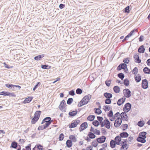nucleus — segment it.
Returning a JSON list of instances; mask_svg holds the SVG:
<instances>
[{
  "label": "nucleus",
  "instance_id": "obj_11",
  "mask_svg": "<svg viewBox=\"0 0 150 150\" xmlns=\"http://www.w3.org/2000/svg\"><path fill=\"white\" fill-rule=\"evenodd\" d=\"M88 127V123L86 122H84L80 126L79 131L81 132L83 130L86 129Z\"/></svg>",
  "mask_w": 150,
  "mask_h": 150
},
{
  "label": "nucleus",
  "instance_id": "obj_47",
  "mask_svg": "<svg viewBox=\"0 0 150 150\" xmlns=\"http://www.w3.org/2000/svg\"><path fill=\"white\" fill-rule=\"evenodd\" d=\"M73 101V98H69L67 101V103L68 105L71 104Z\"/></svg>",
  "mask_w": 150,
  "mask_h": 150
},
{
  "label": "nucleus",
  "instance_id": "obj_45",
  "mask_svg": "<svg viewBox=\"0 0 150 150\" xmlns=\"http://www.w3.org/2000/svg\"><path fill=\"white\" fill-rule=\"evenodd\" d=\"M105 103L107 104H110L111 103V100L110 98H106L104 100Z\"/></svg>",
  "mask_w": 150,
  "mask_h": 150
},
{
  "label": "nucleus",
  "instance_id": "obj_32",
  "mask_svg": "<svg viewBox=\"0 0 150 150\" xmlns=\"http://www.w3.org/2000/svg\"><path fill=\"white\" fill-rule=\"evenodd\" d=\"M41 67L42 69H49L51 67V66H49L47 64L41 65Z\"/></svg>",
  "mask_w": 150,
  "mask_h": 150
},
{
  "label": "nucleus",
  "instance_id": "obj_37",
  "mask_svg": "<svg viewBox=\"0 0 150 150\" xmlns=\"http://www.w3.org/2000/svg\"><path fill=\"white\" fill-rule=\"evenodd\" d=\"M123 83L126 86H128L129 85V81L127 79H126L124 80Z\"/></svg>",
  "mask_w": 150,
  "mask_h": 150
},
{
  "label": "nucleus",
  "instance_id": "obj_5",
  "mask_svg": "<svg viewBox=\"0 0 150 150\" xmlns=\"http://www.w3.org/2000/svg\"><path fill=\"white\" fill-rule=\"evenodd\" d=\"M123 94L125 97L129 98L131 96L132 93L130 90L128 88H125L123 90Z\"/></svg>",
  "mask_w": 150,
  "mask_h": 150
},
{
  "label": "nucleus",
  "instance_id": "obj_44",
  "mask_svg": "<svg viewBox=\"0 0 150 150\" xmlns=\"http://www.w3.org/2000/svg\"><path fill=\"white\" fill-rule=\"evenodd\" d=\"M138 72V69L137 67H135L132 70V72L135 75H136Z\"/></svg>",
  "mask_w": 150,
  "mask_h": 150
},
{
  "label": "nucleus",
  "instance_id": "obj_51",
  "mask_svg": "<svg viewBox=\"0 0 150 150\" xmlns=\"http://www.w3.org/2000/svg\"><path fill=\"white\" fill-rule=\"evenodd\" d=\"M123 62H124V63L126 64L129 63V58L127 57L124 58L123 60Z\"/></svg>",
  "mask_w": 150,
  "mask_h": 150
},
{
  "label": "nucleus",
  "instance_id": "obj_3",
  "mask_svg": "<svg viewBox=\"0 0 150 150\" xmlns=\"http://www.w3.org/2000/svg\"><path fill=\"white\" fill-rule=\"evenodd\" d=\"M131 107V104L129 103H127L125 105L123 109V110L126 112H128L130 110Z\"/></svg>",
  "mask_w": 150,
  "mask_h": 150
},
{
  "label": "nucleus",
  "instance_id": "obj_16",
  "mask_svg": "<svg viewBox=\"0 0 150 150\" xmlns=\"http://www.w3.org/2000/svg\"><path fill=\"white\" fill-rule=\"evenodd\" d=\"M120 145L121 146L120 150H127L129 146L127 144H122L121 143Z\"/></svg>",
  "mask_w": 150,
  "mask_h": 150
},
{
  "label": "nucleus",
  "instance_id": "obj_34",
  "mask_svg": "<svg viewBox=\"0 0 150 150\" xmlns=\"http://www.w3.org/2000/svg\"><path fill=\"white\" fill-rule=\"evenodd\" d=\"M95 113L97 114L100 115L102 113V111L100 109L95 108L94 109Z\"/></svg>",
  "mask_w": 150,
  "mask_h": 150
},
{
  "label": "nucleus",
  "instance_id": "obj_14",
  "mask_svg": "<svg viewBox=\"0 0 150 150\" xmlns=\"http://www.w3.org/2000/svg\"><path fill=\"white\" fill-rule=\"evenodd\" d=\"M67 106L66 104L65 103V101L64 100H63L60 103V105L59 106V108L61 110H62L64 108L66 107Z\"/></svg>",
  "mask_w": 150,
  "mask_h": 150
},
{
  "label": "nucleus",
  "instance_id": "obj_61",
  "mask_svg": "<svg viewBox=\"0 0 150 150\" xmlns=\"http://www.w3.org/2000/svg\"><path fill=\"white\" fill-rule=\"evenodd\" d=\"M51 124L49 123H45V124L43 125L44 128L45 129L47 128Z\"/></svg>",
  "mask_w": 150,
  "mask_h": 150
},
{
  "label": "nucleus",
  "instance_id": "obj_57",
  "mask_svg": "<svg viewBox=\"0 0 150 150\" xmlns=\"http://www.w3.org/2000/svg\"><path fill=\"white\" fill-rule=\"evenodd\" d=\"M69 94L70 95L74 96L75 95V92L74 90H72L69 92Z\"/></svg>",
  "mask_w": 150,
  "mask_h": 150
},
{
  "label": "nucleus",
  "instance_id": "obj_58",
  "mask_svg": "<svg viewBox=\"0 0 150 150\" xmlns=\"http://www.w3.org/2000/svg\"><path fill=\"white\" fill-rule=\"evenodd\" d=\"M111 81L110 80H107L105 81V83L106 85L108 87H109L110 86V84L111 83Z\"/></svg>",
  "mask_w": 150,
  "mask_h": 150
},
{
  "label": "nucleus",
  "instance_id": "obj_38",
  "mask_svg": "<svg viewBox=\"0 0 150 150\" xmlns=\"http://www.w3.org/2000/svg\"><path fill=\"white\" fill-rule=\"evenodd\" d=\"M145 124V122L143 120H140L137 123V125L140 127H143Z\"/></svg>",
  "mask_w": 150,
  "mask_h": 150
},
{
  "label": "nucleus",
  "instance_id": "obj_53",
  "mask_svg": "<svg viewBox=\"0 0 150 150\" xmlns=\"http://www.w3.org/2000/svg\"><path fill=\"white\" fill-rule=\"evenodd\" d=\"M137 30V29H134L132 30L127 35L130 37L132 36L133 34L134 33L135 31Z\"/></svg>",
  "mask_w": 150,
  "mask_h": 150
},
{
  "label": "nucleus",
  "instance_id": "obj_35",
  "mask_svg": "<svg viewBox=\"0 0 150 150\" xmlns=\"http://www.w3.org/2000/svg\"><path fill=\"white\" fill-rule=\"evenodd\" d=\"M128 125L127 124H125L122 125L120 128L122 129L123 131H125L128 128Z\"/></svg>",
  "mask_w": 150,
  "mask_h": 150
},
{
  "label": "nucleus",
  "instance_id": "obj_52",
  "mask_svg": "<svg viewBox=\"0 0 150 150\" xmlns=\"http://www.w3.org/2000/svg\"><path fill=\"white\" fill-rule=\"evenodd\" d=\"M107 116L109 117L110 118L112 117L113 116V113L112 110H110L108 112L107 114Z\"/></svg>",
  "mask_w": 150,
  "mask_h": 150
},
{
  "label": "nucleus",
  "instance_id": "obj_54",
  "mask_svg": "<svg viewBox=\"0 0 150 150\" xmlns=\"http://www.w3.org/2000/svg\"><path fill=\"white\" fill-rule=\"evenodd\" d=\"M41 84V83L40 82H38L37 83V84L34 86L33 88V90L34 91Z\"/></svg>",
  "mask_w": 150,
  "mask_h": 150
},
{
  "label": "nucleus",
  "instance_id": "obj_63",
  "mask_svg": "<svg viewBox=\"0 0 150 150\" xmlns=\"http://www.w3.org/2000/svg\"><path fill=\"white\" fill-rule=\"evenodd\" d=\"M45 129L44 128V127L43 125L40 126L38 129V130H43Z\"/></svg>",
  "mask_w": 150,
  "mask_h": 150
},
{
  "label": "nucleus",
  "instance_id": "obj_23",
  "mask_svg": "<svg viewBox=\"0 0 150 150\" xmlns=\"http://www.w3.org/2000/svg\"><path fill=\"white\" fill-rule=\"evenodd\" d=\"M104 96L106 98H111L112 97V94L110 93L106 92L104 93Z\"/></svg>",
  "mask_w": 150,
  "mask_h": 150
},
{
  "label": "nucleus",
  "instance_id": "obj_17",
  "mask_svg": "<svg viewBox=\"0 0 150 150\" xmlns=\"http://www.w3.org/2000/svg\"><path fill=\"white\" fill-rule=\"evenodd\" d=\"M133 57L134 59V61L135 62L138 63H140L141 62V60L139 58L138 54H136L134 55Z\"/></svg>",
  "mask_w": 150,
  "mask_h": 150
},
{
  "label": "nucleus",
  "instance_id": "obj_36",
  "mask_svg": "<svg viewBox=\"0 0 150 150\" xmlns=\"http://www.w3.org/2000/svg\"><path fill=\"white\" fill-rule=\"evenodd\" d=\"M111 108L110 106L109 105H104V110L105 112L109 111Z\"/></svg>",
  "mask_w": 150,
  "mask_h": 150
},
{
  "label": "nucleus",
  "instance_id": "obj_20",
  "mask_svg": "<svg viewBox=\"0 0 150 150\" xmlns=\"http://www.w3.org/2000/svg\"><path fill=\"white\" fill-rule=\"evenodd\" d=\"M120 135L122 138H127L129 136V134L126 132H122L120 133Z\"/></svg>",
  "mask_w": 150,
  "mask_h": 150
},
{
  "label": "nucleus",
  "instance_id": "obj_59",
  "mask_svg": "<svg viewBox=\"0 0 150 150\" xmlns=\"http://www.w3.org/2000/svg\"><path fill=\"white\" fill-rule=\"evenodd\" d=\"M11 96L12 97H15L16 96V95L15 94L13 93H11L10 92H8V96Z\"/></svg>",
  "mask_w": 150,
  "mask_h": 150
},
{
  "label": "nucleus",
  "instance_id": "obj_13",
  "mask_svg": "<svg viewBox=\"0 0 150 150\" xmlns=\"http://www.w3.org/2000/svg\"><path fill=\"white\" fill-rule=\"evenodd\" d=\"M126 98L125 96L119 99L117 101V104L118 106H120L125 102Z\"/></svg>",
  "mask_w": 150,
  "mask_h": 150
},
{
  "label": "nucleus",
  "instance_id": "obj_48",
  "mask_svg": "<svg viewBox=\"0 0 150 150\" xmlns=\"http://www.w3.org/2000/svg\"><path fill=\"white\" fill-rule=\"evenodd\" d=\"M8 92L3 91L0 92V95L5 96H8Z\"/></svg>",
  "mask_w": 150,
  "mask_h": 150
},
{
  "label": "nucleus",
  "instance_id": "obj_21",
  "mask_svg": "<svg viewBox=\"0 0 150 150\" xmlns=\"http://www.w3.org/2000/svg\"><path fill=\"white\" fill-rule=\"evenodd\" d=\"M33 98V97H28L25 99L23 101V103L24 104L28 103L32 100Z\"/></svg>",
  "mask_w": 150,
  "mask_h": 150
},
{
  "label": "nucleus",
  "instance_id": "obj_31",
  "mask_svg": "<svg viewBox=\"0 0 150 150\" xmlns=\"http://www.w3.org/2000/svg\"><path fill=\"white\" fill-rule=\"evenodd\" d=\"M18 144L17 142L14 141L11 143V148L16 149L18 146Z\"/></svg>",
  "mask_w": 150,
  "mask_h": 150
},
{
  "label": "nucleus",
  "instance_id": "obj_55",
  "mask_svg": "<svg viewBox=\"0 0 150 150\" xmlns=\"http://www.w3.org/2000/svg\"><path fill=\"white\" fill-rule=\"evenodd\" d=\"M64 138V134L63 133H61L60 134L59 139V141H62L63 140Z\"/></svg>",
  "mask_w": 150,
  "mask_h": 150
},
{
  "label": "nucleus",
  "instance_id": "obj_56",
  "mask_svg": "<svg viewBox=\"0 0 150 150\" xmlns=\"http://www.w3.org/2000/svg\"><path fill=\"white\" fill-rule=\"evenodd\" d=\"M36 148H37L39 150H42L43 149V148H42L43 146L40 144L36 145Z\"/></svg>",
  "mask_w": 150,
  "mask_h": 150
},
{
  "label": "nucleus",
  "instance_id": "obj_9",
  "mask_svg": "<svg viewBox=\"0 0 150 150\" xmlns=\"http://www.w3.org/2000/svg\"><path fill=\"white\" fill-rule=\"evenodd\" d=\"M126 112H122L120 114L121 117V119L123 121H127L128 120V117L126 113Z\"/></svg>",
  "mask_w": 150,
  "mask_h": 150
},
{
  "label": "nucleus",
  "instance_id": "obj_60",
  "mask_svg": "<svg viewBox=\"0 0 150 150\" xmlns=\"http://www.w3.org/2000/svg\"><path fill=\"white\" fill-rule=\"evenodd\" d=\"M31 144H28L27 146L25 147L26 150H31Z\"/></svg>",
  "mask_w": 150,
  "mask_h": 150
},
{
  "label": "nucleus",
  "instance_id": "obj_40",
  "mask_svg": "<svg viewBox=\"0 0 150 150\" xmlns=\"http://www.w3.org/2000/svg\"><path fill=\"white\" fill-rule=\"evenodd\" d=\"M88 136H89V137L91 139H94L96 137L95 135L91 132H89Z\"/></svg>",
  "mask_w": 150,
  "mask_h": 150
},
{
  "label": "nucleus",
  "instance_id": "obj_49",
  "mask_svg": "<svg viewBox=\"0 0 150 150\" xmlns=\"http://www.w3.org/2000/svg\"><path fill=\"white\" fill-rule=\"evenodd\" d=\"M82 93V90L80 88H78L76 90V93L77 94H81Z\"/></svg>",
  "mask_w": 150,
  "mask_h": 150
},
{
  "label": "nucleus",
  "instance_id": "obj_30",
  "mask_svg": "<svg viewBox=\"0 0 150 150\" xmlns=\"http://www.w3.org/2000/svg\"><path fill=\"white\" fill-rule=\"evenodd\" d=\"M69 138L72 142H75L77 141L75 136L74 135H70L69 137Z\"/></svg>",
  "mask_w": 150,
  "mask_h": 150
},
{
  "label": "nucleus",
  "instance_id": "obj_1",
  "mask_svg": "<svg viewBox=\"0 0 150 150\" xmlns=\"http://www.w3.org/2000/svg\"><path fill=\"white\" fill-rule=\"evenodd\" d=\"M147 134V132H140L139 134L138 137L137 138V141L142 143H145L146 142L145 139L146 138V135Z\"/></svg>",
  "mask_w": 150,
  "mask_h": 150
},
{
  "label": "nucleus",
  "instance_id": "obj_12",
  "mask_svg": "<svg viewBox=\"0 0 150 150\" xmlns=\"http://www.w3.org/2000/svg\"><path fill=\"white\" fill-rule=\"evenodd\" d=\"M142 88L144 89H146L148 87V82L146 79H144L142 80Z\"/></svg>",
  "mask_w": 150,
  "mask_h": 150
},
{
  "label": "nucleus",
  "instance_id": "obj_10",
  "mask_svg": "<svg viewBox=\"0 0 150 150\" xmlns=\"http://www.w3.org/2000/svg\"><path fill=\"white\" fill-rule=\"evenodd\" d=\"M53 122V120H51V118L49 117H47L44 118L42 120L41 124H43L45 123H49L51 124Z\"/></svg>",
  "mask_w": 150,
  "mask_h": 150
},
{
  "label": "nucleus",
  "instance_id": "obj_28",
  "mask_svg": "<svg viewBox=\"0 0 150 150\" xmlns=\"http://www.w3.org/2000/svg\"><path fill=\"white\" fill-rule=\"evenodd\" d=\"M66 144L68 147L70 148L72 145V142L70 140H67L66 141Z\"/></svg>",
  "mask_w": 150,
  "mask_h": 150
},
{
  "label": "nucleus",
  "instance_id": "obj_19",
  "mask_svg": "<svg viewBox=\"0 0 150 150\" xmlns=\"http://www.w3.org/2000/svg\"><path fill=\"white\" fill-rule=\"evenodd\" d=\"M145 49L143 45H141L138 48V52L140 53H144V52Z\"/></svg>",
  "mask_w": 150,
  "mask_h": 150
},
{
  "label": "nucleus",
  "instance_id": "obj_39",
  "mask_svg": "<svg viewBox=\"0 0 150 150\" xmlns=\"http://www.w3.org/2000/svg\"><path fill=\"white\" fill-rule=\"evenodd\" d=\"M97 142L99 143H103V135L101 136L100 138H97Z\"/></svg>",
  "mask_w": 150,
  "mask_h": 150
},
{
  "label": "nucleus",
  "instance_id": "obj_64",
  "mask_svg": "<svg viewBox=\"0 0 150 150\" xmlns=\"http://www.w3.org/2000/svg\"><path fill=\"white\" fill-rule=\"evenodd\" d=\"M97 119L99 122H103L102 120H103V118L102 117L98 116Z\"/></svg>",
  "mask_w": 150,
  "mask_h": 150
},
{
  "label": "nucleus",
  "instance_id": "obj_18",
  "mask_svg": "<svg viewBox=\"0 0 150 150\" xmlns=\"http://www.w3.org/2000/svg\"><path fill=\"white\" fill-rule=\"evenodd\" d=\"M77 110H73L72 111H70L69 113V115L70 117H73L75 116L77 113Z\"/></svg>",
  "mask_w": 150,
  "mask_h": 150
},
{
  "label": "nucleus",
  "instance_id": "obj_46",
  "mask_svg": "<svg viewBox=\"0 0 150 150\" xmlns=\"http://www.w3.org/2000/svg\"><path fill=\"white\" fill-rule=\"evenodd\" d=\"M93 124L96 127H98L100 125V123L97 120H95L92 122Z\"/></svg>",
  "mask_w": 150,
  "mask_h": 150
},
{
  "label": "nucleus",
  "instance_id": "obj_2",
  "mask_svg": "<svg viewBox=\"0 0 150 150\" xmlns=\"http://www.w3.org/2000/svg\"><path fill=\"white\" fill-rule=\"evenodd\" d=\"M91 98V95L88 94L85 96L79 102L78 106L80 107L82 106L87 104Z\"/></svg>",
  "mask_w": 150,
  "mask_h": 150
},
{
  "label": "nucleus",
  "instance_id": "obj_7",
  "mask_svg": "<svg viewBox=\"0 0 150 150\" xmlns=\"http://www.w3.org/2000/svg\"><path fill=\"white\" fill-rule=\"evenodd\" d=\"M127 65L126 64L123 63H121L117 67V70L118 71H120L122 69H123L124 70H126L125 69H127V71L128 70V69L127 67Z\"/></svg>",
  "mask_w": 150,
  "mask_h": 150
},
{
  "label": "nucleus",
  "instance_id": "obj_8",
  "mask_svg": "<svg viewBox=\"0 0 150 150\" xmlns=\"http://www.w3.org/2000/svg\"><path fill=\"white\" fill-rule=\"evenodd\" d=\"M105 119L104 120V126L107 129H109L111 126V123L106 117H105Z\"/></svg>",
  "mask_w": 150,
  "mask_h": 150
},
{
  "label": "nucleus",
  "instance_id": "obj_15",
  "mask_svg": "<svg viewBox=\"0 0 150 150\" xmlns=\"http://www.w3.org/2000/svg\"><path fill=\"white\" fill-rule=\"evenodd\" d=\"M121 140V137L120 135H118L116 136L115 138L114 141L116 142L117 145H120V144Z\"/></svg>",
  "mask_w": 150,
  "mask_h": 150
},
{
  "label": "nucleus",
  "instance_id": "obj_41",
  "mask_svg": "<svg viewBox=\"0 0 150 150\" xmlns=\"http://www.w3.org/2000/svg\"><path fill=\"white\" fill-rule=\"evenodd\" d=\"M5 86L6 87L8 88L11 89H14V85L12 84H10L9 83H7L5 84Z\"/></svg>",
  "mask_w": 150,
  "mask_h": 150
},
{
  "label": "nucleus",
  "instance_id": "obj_4",
  "mask_svg": "<svg viewBox=\"0 0 150 150\" xmlns=\"http://www.w3.org/2000/svg\"><path fill=\"white\" fill-rule=\"evenodd\" d=\"M80 121L79 120H74L72 121L71 124L69 125V127L70 128H72L76 127L77 125L79 124Z\"/></svg>",
  "mask_w": 150,
  "mask_h": 150
},
{
  "label": "nucleus",
  "instance_id": "obj_43",
  "mask_svg": "<svg viewBox=\"0 0 150 150\" xmlns=\"http://www.w3.org/2000/svg\"><path fill=\"white\" fill-rule=\"evenodd\" d=\"M117 76L122 80H123V79L125 77L124 74L122 73H120L118 74Z\"/></svg>",
  "mask_w": 150,
  "mask_h": 150
},
{
  "label": "nucleus",
  "instance_id": "obj_50",
  "mask_svg": "<svg viewBox=\"0 0 150 150\" xmlns=\"http://www.w3.org/2000/svg\"><path fill=\"white\" fill-rule=\"evenodd\" d=\"M129 8V6H128L125 7L124 9V12L125 13H129L130 11Z\"/></svg>",
  "mask_w": 150,
  "mask_h": 150
},
{
  "label": "nucleus",
  "instance_id": "obj_6",
  "mask_svg": "<svg viewBox=\"0 0 150 150\" xmlns=\"http://www.w3.org/2000/svg\"><path fill=\"white\" fill-rule=\"evenodd\" d=\"M122 123V120L120 117H117L115 120L114 125L115 127H119L121 125Z\"/></svg>",
  "mask_w": 150,
  "mask_h": 150
},
{
  "label": "nucleus",
  "instance_id": "obj_27",
  "mask_svg": "<svg viewBox=\"0 0 150 150\" xmlns=\"http://www.w3.org/2000/svg\"><path fill=\"white\" fill-rule=\"evenodd\" d=\"M41 113L40 111H37L35 113L34 117L39 119Z\"/></svg>",
  "mask_w": 150,
  "mask_h": 150
},
{
  "label": "nucleus",
  "instance_id": "obj_29",
  "mask_svg": "<svg viewBox=\"0 0 150 150\" xmlns=\"http://www.w3.org/2000/svg\"><path fill=\"white\" fill-rule=\"evenodd\" d=\"M143 71L145 74H150V69L147 67H144L143 69Z\"/></svg>",
  "mask_w": 150,
  "mask_h": 150
},
{
  "label": "nucleus",
  "instance_id": "obj_33",
  "mask_svg": "<svg viewBox=\"0 0 150 150\" xmlns=\"http://www.w3.org/2000/svg\"><path fill=\"white\" fill-rule=\"evenodd\" d=\"M95 118V116L93 115H90L88 116L87 118V120L90 121H93Z\"/></svg>",
  "mask_w": 150,
  "mask_h": 150
},
{
  "label": "nucleus",
  "instance_id": "obj_42",
  "mask_svg": "<svg viewBox=\"0 0 150 150\" xmlns=\"http://www.w3.org/2000/svg\"><path fill=\"white\" fill-rule=\"evenodd\" d=\"M39 119L33 117L31 120V123L33 124H35L38 120Z\"/></svg>",
  "mask_w": 150,
  "mask_h": 150
},
{
  "label": "nucleus",
  "instance_id": "obj_25",
  "mask_svg": "<svg viewBox=\"0 0 150 150\" xmlns=\"http://www.w3.org/2000/svg\"><path fill=\"white\" fill-rule=\"evenodd\" d=\"M138 76L136 75L134 76V79L136 82L137 83L139 82L141 80V76L139 74L138 75Z\"/></svg>",
  "mask_w": 150,
  "mask_h": 150
},
{
  "label": "nucleus",
  "instance_id": "obj_22",
  "mask_svg": "<svg viewBox=\"0 0 150 150\" xmlns=\"http://www.w3.org/2000/svg\"><path fill=\"white\" fill-rule=\"evenodd\" d=\"M45 56V55L44 54L39 55L35 57H34V59L37 61L40 60Z\"/></svg>",
  "mask_w": 150,
  "mask_h": 150
},
{
  "label": "nucleus",
  "instance_id": "obj_62",
  "mask_svg": "<svg viewBox=\"0 0 150 150\" xmlns=\"http://www.w3.org/2000/svg\"><path fill=\"white\" fill-rule=\"evenodd\" d=\"M92 145L94 147H96L98 145V143L96 141H94L92 142Z\"/></svg>",
  "mask_w": 150,
  "mask_h": 150
},
{
  "label": "nucleus",
  "instance_id": "obj_24",
  "mask_svg": "<svg viewBox=\"0 0 150 150\" xmlns=\"http://www.w3.org/2000/svg\"><path fill=\"white\" fill-rule=\"evenodd\" d=\"M110 146L112 148H114L116 144V142L113 140H111L110 142Z\"/></svg>",
  "mask_w": 150,
  "mask_h": 150
},
{
  "label": "nucleus",
  "instance_id": "obj_26",
  "mask_svg": "<svg viewBox=\"0 0 150 150\" xmlns=\"http://www.w3.org/2000/svg\"><path fill=\"white\" fill-rule=\"evenodd\" d=\"M113 90L114 92L116 93H118L120 91V88L119 86H115L114 87Z\"/></svg>",
  "mask_w": 150,
  "mask_h": 150
}]
</instances>
